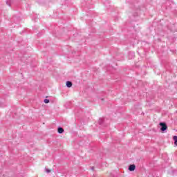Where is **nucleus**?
<instances>
[{
	"label": "nucleus",
	"instance_id": "1",
	"mask_svg": "<svg viewBox=\"0 0 177 177\" xmlns=\"http://www.w3.org/2000/svg\"><path fill=\"white\" fill-rule=\"evenodd\" d=\"M159 125L160 127V131L162 133L165 132V131L168 129V126H167L166 122H160Z\"/></svg>",
	"mask_w": 177,
	"mask_h": 177
},
{
	"label": "nucleus",
	"instance_id": "2",
	"mask_svg": "<svg viewBox=\"0 0 177 177\" xmlns=\"http://www.w3.org/2000/svg\"><path fill=\"white\" fill-rule=\"evenodd\" d=\"M135 169H136V165L134 164L129 166V171H130V172H133V171H135Z\"/></svg>",
	"mask_w": 177,
	"mask_h": 177
},
{
	"label": "nucleus",
	"instance_id": "3",
	"mask_svg": "<svg viewBox=\"0 0 177 177\" xmlns=\"http://www.w3.org/2000/svg\"><path fill=\"white\" fill-rule=\"evenodd\" d=\"M66 86L67 88H71L73 86V82H71V81H67Z\"/></svg>",
	"mask_w": 177,
	"mask_h": 177
},
{
	"label": "nucleus",
	"instance_id": "4",
	"mask_svg": "<svg viewBox=\"0 0 177 177\" xmlns=\"http://www.w3.org/2000/svg\"><path fill=\"white\" fill-rule=\"evenodd\" d=\"M98 124L100 125H104V119H103V118L99 119Z\"/></svg>",
	"mask_w": 177,
	"mask_h": 177
},
{
	"label": "nucleus",
	"instance_id": "5",
	"mask_svg": "<svg viewBox=\"0 0 177 177\" xmlns=\"http://www.w3.org/2000/svg\"><path fill=\"white\" fill-rule=\"evenodd\" d=\"M57 132L58 133H63V132H64V129L62 127H58Z\"/></svg>",
	"mask_w": 177,
	"mask_h": 177
},
{
	"label": "nucleus",
	"instance_id": "6",
	"mask_svg": "<svg viewBox=\"0 0 177 177\" xmlns=\"http://www.w3.org/2000/svg\"><path fill=\"white\" fill-rule=\"evenodd\" d=\"M12 3H13V0H7V1H6V4H7L8 6H12Z\"/></svg>",
	"mask_w": 177,
	"mask_h": 177
},
{
	"label": "nucleus",
	"instance_id": "7",
	"mask_svg": "<svg viewBox=\"0 0 177 177\" xmlns=\"http://www.w3.org/2000/svg\"><path fill=\"white\" fill-rule=\"evenodd\" d=\"M173 139H174V145H175L176 146H177V136H174L173 137Z\"/></svg>",
	"mask_w": 177,
	"mask_h": 177
},
{
	"label": "nucleus",
	"instance_id": "8",
	"mask_svg": "<svg viewBox=\"0 0 177 177\" xmlns=\"http://www.w3.org/2000/svg\"><path fill=\"white\" fill-rule=\"evenodd\" d=\"M139 12H140L139 8H137V9H136V13L133 15V16H135V17H136V16H138Z\"/></svg>",
	"mask_w": 177,
	"mask_h": 177
},
{
	"label": "nucleus",
	"instance_id": "9",
	"mask_svg": "<svg viewBox=\"0 0 177 177\" xmlns=\"http://www.w3.org/2000/svg\"><path fill=\"white\" fill-rule=\"evenodd\" d=\"M137 1H138V0H131V1H129V3H135Z\"/></svg>",
	"mask_w": 177,
	"mask_h": 177
},
{
	"label": "nucleus",
	"instance_id": "10",
	"mask_svg": "<svg viewBox=\"0 0 177 177\" xmlns=\"http://www.w3.org/2000/svg\"><path fill=\"white\" fill-rule=\"evenodd\" d=\"M44 103H46V104H48V103H49V100L45 99L44 100Z\"/></svg>",
	"mask_w": 177,
	"mask_h": 177
},
{
	"label": "nucleus",
	"instance_id": "11",
	"mask_svg": "<svg viewBox=\"0 0 177 177\" xmlns=\"http://www.w3.org/2000/svg\"><path fill=\"white\" fill-rule=\"evenodd\" d=\"M104 5H107V3H110V1L109 0H106L104 1Z\"/></svg>",
	"mask_w": 177,
	"mask_h": 177
},
{
	"label": "nucleus",
	"instance_id": "12",
	"mask_svg": "<svg viewBox=\"0 0 177 177\" xmlns=\"http://www.w3.org/2000/svg\"><path fill=\"white\" fill-rule=\"evenodd\" d=\"M46 171L47 172V174H49V172H50V169H46Z\"/></svg>",
	"mask_w": 177,
	"mask_h": 177
},
{
	"label": "nucleus",
	"instance_id": "13",
	"mask_svg": "<svg viewBox=\"0 0 177 177\" xmlns=\"http://www.w3.org/2000/svg\"><path fill=\"white\" fill-rule=\"evenodd\" d=\"M131 55H132V56L134 57H135V53H130Z\"/></svg>",
	"mask_w": 177,
	"mask_h": 177
},
{
	"label": "nucleus",
	"instance_id": "14",
	"mask_svg": "<svg viewBox=\"0 0 177 177\" xmlns=\"http://www.w3.org/2000/svg\"><path fill=\"white\" fill-rule=\"evenodd\" d=\"M95 169V167H91V170L93 171Z\"/></svg>",
	"mask_w": 177,
	"mask_h": 177
},
{
	"label": "nucleus",
	"instance_id": "15",
	"mask_svg": "<svg viewBox=\"0 0 177 177\" xmlns=\"http://www.w3.org/2000/svg\"><path fill=\"white\" fill-rule=\"evenodd\" d=\"M101 100H104L103 99H101Z\"/></svg>",
	"mask_w": 177,
	"mask_h": 177
}]
</instances>
